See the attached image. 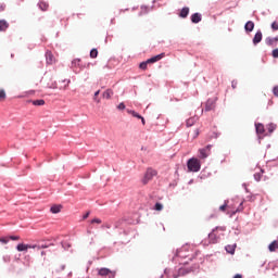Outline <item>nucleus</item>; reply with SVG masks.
Returning a JSON list of instances; mask_svg holds the SVG:
<instances>
[{"mask_svg": "<svg viewBox=\"0 0 278 278\" xmlns=\"http://www.w3.org/2000/svg\"><path fill=\"white\" fill-rule=\"evenodd\" d=\"M187 167L189 173H199L201 170V161L197 157L189 159Z\"/></svg>", "mask_w": 278, "mask_h": 278, "instance_id": "nucleus-1", "label": "nucleus"}, {"mask_svg": "<svg viewBox=\"0 0 278 278\" xmlns=\"http://www.w3.org/2000/svg\"><path fill=\"white\" fill-rule=\"evenodd\" d=\"M226 228L225 227H216L215 229H213V231L211 233H208V240L211 244H216V242H218V235L216 233L217 231H225Z\"/></svg>", "mask_w": 278, "mask_h": 278, "instance_id": "nucleus-2", "label": "nucleus"}, {"mask_svg": "<svg viewBox=\"0 0 278 278\" xmlns=\"http://www.w3.org/2000/svg\"><path fill=\"white\" fill-rule=\"evenodd\" d=\"M156 175H157V170L153 168H148L142 179V184L147 186V184H149V181H151V179H153V177H155Z\"/></svg>", "mask_w": 278, "mask_h": 278, "instance_id": "nucleus-3", "label": "nucleus"}, {"mask_svg": "<svg viewBox=\"0 0 278 278\" xmlns=\"http://www.w3.org/2000/svg\"><path fill=\"white\" fill-rule=\"evenodd\" d=\"M190 247L185 245L180 250L177 251L176 255L177 257H181L182 260H186L189 257V260H192V254H186V251H188Z\"/></svg>", "mask_w": 278, "mask_h": 278, "instance_id": "nucleus-4", "label": "nucleus"}, {"mask_svg": "<svg viewBox=\"0 0 278 278\" xmlns=\"http://www.w3.org/2000/svg\"><path fill=\"white\" fill-rule=\"evenodd\" d=\"M98 275H100V277L114 278L116 277V271H112L109 268L103 267L99 269Z\"/></svg>", "mask_w": 278, "mask_h": 278, "instance_id": "nucleus-5", "label": "nucleus"}, {"mask_svg": "<svg viewBox=\"0 0 278 278\" xmlns=\"http://www.w3.org/2000/svg\"><path fill=\"white\" fill-rule=\"evenodd\" d=\"M212 149V146H206L205 148H202L199 150V157L200 160H206V157H210V151Z\"/></svg>", "mask_w": 278, "mask_h": 278, "instance_id": "nucleus-6", "label": "nucleus"}, {"mask_svg": "<svg viewBox=\"0 0 278 278\" xmlns=\"http://www.w3.org/2000/svg\"><path fill=\"white\" fill-rule=\"evenodd\" d=\"M28 249H36V244L20 243L16 247V251H18L20 253L27 252Z\"/></svg>", "mask_w": 278, "mask_h": 278, "instance_id": "nucleus-7", "label": "nucleus"}, {"mask_svg": "<svg viewBox=\"0 0 278 278\" xmlns=\"http://www.w3.org/2000/svg\"><path fill=\"white\" fill-rule=\"evenodd\" d=\"M216 108V99H208L205 104V112H212Z\"/></svg>", "mask_w": 278, "mask_h": 278, "instance_id": "nucleus-8", "label": "nucleus"}, {"mask_svg": "<svg viewBox=\"0 0 278 278\" xmlns=\"http://www.w3.org/2000/svg\"><path fill=\"white\" fill-rule=\"evenodd\" d=\"M255 129H256V134L258 136V138H262V136H264L266 129L264 128V124H255Z\"/></svg>", "mask_w": 278, "mask_h": 278, "instance_id": "nucleus-9", "label": "nucleus"}, {"mask_svg": "<svg viewBox=\"0 0 278 278\" xmlns=\"http://www.w3.org/2000/svg\"><path fill=\"white\" fill-rule=\"evenodd\" d=\"M165 56H166V53L163 52L161 54H157L155 56L148 59V62H150V64H155V62H160V60H162Z\"/></svg>", "mask_w": 278, "mask_h": 278, "instance_id": "nucleus-10", "label": "nucleus"}, {"mask_svg": "<svg viewBox=\"0 0 278 278\" xmlns=\"http://www.w3.org/2000/svg\"><path fill=\"white\" fill-rule=\"evenodd\" d=\"M46 61L47 64H55V56H53V53L51 52H46Z\"/></svg>", "mask_w": 278, "mask_h": 278, "instance_id": "nucleus-11", "label": "nucleus"}, {"mask_svg": "<svg viewBox=\"0 0 278 278\" xmlns=\"http://www.w3.org/2000/svg\"><path fill=\"white\" fill-rule=\"evenodd\" d=\"M188 14H190V8L185 7L181 9L179 16L180 18H188Z\"/></svg>", "mask_w": 278, "mask_h": 278, "instance_id": "nucleus-12", "label": "nucleus"}, {"mask_svg": "<svg viewBox=\"0 0 278 278\" xmlns=\"http://www.w3.org/2000/svg\"><path fill=\"white\" fill-rule=\"evenodd\" d=\"M38 7L42 12H47V10H49V3L45 0L39 1Z\"/></svg>", "mask_w": 278, "mask_h": 278, "instance_id": "nucleus-13", "label": "nucleus"}, {"mask_svg": "<svg viewBox=\"0 0 278 278\" xmlns=\"http://www.w3.org/2000/svg\"><path fill=\"white\" fill-rule=\"evenodd\" d=\"M244 29L245 31H253V29H255V23H253V21L247 22L244 25Z\"/></svg>", "mask_w": 278, "mask_h": 278, "instance_id": "nucleus-14", "label": "nucleus"}, {"mask_svg": "<svg viewBox=\"0 0 278 278\" xmlns=\"http://www.w3.org/2000/svg\"><path fill=\"white\" fill-rule=\"evenodd\" d=\"M262 42V33L258 30L253 38V45H260Z\"/></svg>", "mask_w": 278, "mask_h": 278, "instance_id": "nucleus-15", "label": "nucleus"}, {"mask_svg": "<svg viewBox=\"0 0 278 278\" xmlns=\"http://www.w3.org/2000/svg\"><path fill=\"white\" fill-rule=\"evenodd\" d=\"M265 42L268 47H275V42H278V37L276 38L268 37L266 38Z\"/></svg>", "mask_w": 278, "mask_h": 278, "instance_id": "nucleus-16", "label": "nucleus"}, {"mask_svg": "<svg viewBox=\"0 0 278 278\" xmlns=\"http://www.w3.org/2000/svg\"><path fill=\"white\" fill-rule=\"evenodd\" d=\"M50 212L52 214H60L62 212V205H52Z\"/></svg>", "mask_w": 278, "mask_h": 278, "instance_id": "nucleus-17", "label": "nucleus"}, {"mask_svg": "<svg viewBox=\"0 0 278 278\" xmlns=\"http://www.w3.org/2000/svg\"><path fill=\"white\" fill-rule=\"evenodd\" d=\"M10 24L5 20H0V31H5Z\"/></svg>", "mask_w": 278, "mask_h": 278, "instance_id": "nucleus-18", "label": "nucleus"}, {"mask_svg": "<svg viewBox=\"0 0 278 278\" xmlns=\"http://www.w3.org/2000/svg\"><path fill=\"white\" fill-rule=\"evenodd\" d=\"M236 244H229L226 245L225 250L227 251V253H230V255H233V253H236Z\"/></svg>", "mask_w": 278, "mask_h": 278, "instance_id": "nucleus-19", "label": "nucleus"}, {"mask_svg": "<svg viewBox=\"0 0 278 278\" xmlns=\"http://www.w3.org/2000/svg\"><path fill=\"white\" fill-rule=\"evenodd\" d=\"M191 22L193 23H201V14L200 13H194L191 15Z\"/></svg>", "mask_w": 278, "mask_h": 278, "instance_id": "nucleus-20", "label": "nucleus"}, {"mask_svg": "<svg viewBox=\"0 0 278 278\" xmlns=\"http://www.w3.org/2000/svg\"><path fill=\"white\" fill-rule=\"evenodd\" d=\"M113 94H114V91H112V89H108L103 92L102 97L103 99H112Z\"/></svg>", "mask_w": 278, "mask_h": 278, "instance_id": "nucleus-21", "label": "nucleus"}, {"mask_svg": "<svg viewBox=\"0 0 278 278\" xmlns=\"http://www.w3.org/2000/svg\"><path fill=\"white\" fill-rule=\"evenodd\" d=\"M276 249H278V241H273V242L268 245V250L273 253V252H275Z\"/></svg>", "mask_w": 278, "mask_h": 278, "instance_id": "nucleus-22", "label": "nucleus"}, {"mask_svg": "<svg viewBox=\"0 0 278 278\" xmlns=\"http://www.w3.org/2000/svg\"><path fill=\"white\" fill-rule=\"evenodd\" d=\"M62 84H63V86H61L59 89L66 90L68 88V86L71 85V80L64 79V80H62Z\"/></svg>", "mask_w": 278, "mask_h": 278, "instance_id": "nucleus-23", "label": "nucleus"}, {"mask_svg": "<svg viewBox=\"0 0 278 278\" xmlns=\"http://www.w3.org/2000/svg\"><path fill=\"white\" fill-rule=\"evenodd\" d=\"M149 64H151V62L147 60L146 62L139 64V68H141V71H147V66H149Z\"/></svg>", "mask_w": 278, "mask_h": 278, "instance_id": "nucleus-24", "label": "nucleus"}, {"mask_svg": "<svg viewBox=\"0 0 278 278\" xmlns=\"http://www.w3.org/2000/svg\"><path fill=\"white\" fill-rule=\"evenodd\" d=\"M8 99V94L5 93V89H0V101H5Z\"/></svg>", "mask_w": 278, "mask_h": 278, "instance_id": "nucleus-25", "label": "nucleus"}, {"mask_svg": "<svg viewBox=\"0 0 278 278\" xmlns=\"http://www.w3.org/2000/svg\"><path fill=\"white\" fill-rule=\"evenodd\" d=\"M194 123H197V118L190 117L189 119H187V127H192V125H194Z\"/></svg>", "mask_w": 278, "mask_h": 278, "instance_id": "nucleus-26", "label": "nucleus"}, {"mask_svg": "<svg viewBox=\"0 0 278 278\" xmlns=\"http://www.w3.org/2000/svg\"><path fill=\"white\" fill-rule=\"evenodd\" d=\"M154 210L156 212H162L164 210V205L160 202H156V204L154 205Z\"/></svg>", "mask_w": 278, "mask_h": 278, "instance_id": "nucleus-27", "label": "nucleus"}, {"mask_svg": "<svg viewBox=\"0 0 278 278\" xmlns=\"http://www.w3.org/2000/svg\"><path fill=\"white\" fill-rule=\"evenodd\" d=\"M128 114H131L135 118H141V115L138 114L136 111L127 110Z\"/></svg>", "mask_w": 278, "mask_h": 278, "instance_id": "nucleus-28", "label": "nucleus"}, {"mask_svg": "<svg viewBox=\"0 0 278 278\" xmlns=\"http://www.w3.org/2000/svg\"><path fill=\"white\" fill-rule=\"evenodd\" d=\"M143 14H149V9L144 5L141 7V11L139 13V16H142Z\"/></svg>", "mask_w": 278, "mask_h": 278, "instance_id": "nucleus-29", "label": "nucleus"}, {"mask_svg": "<svg viewBox=\"0 0 278 278\" xmlns=\"http://www.w3.org/2000/svg\"><path fill=\"white\" fill-rule=\"evenodd\" d=\"M99 55V51L97 49H92L90 51V58H92L94 60V58H97Z\"/></svg>", "mask_w": 278, "mask_h": 278, "instance_id": "nucleus-30", "label": "nucleus"}, {"mask_svg": "<svg viewBox=\"0 0 278 278\" xmlns=\"http://www.w3.org/2000/svg\"><path fill=\"white\" fill-rule=\"evenodd\" d=\"M0 242L2 243V244H8L9 242H10V238L9 237H0Z\"/></svg>", "mask_w": 278, "mask_h": 278, "instance_id": "nucleus-31", "label": "nucleus"}, {"mask_svg": "<svg viewBox=\"0 0 278 278\" xmlns=\"http://www.w3.org/2000/svg\"><path fill=\"white\" fill-rule=\"evenodd\" d=\"M33 105H45V100H34Z\"/></svg>", "mask_w": 278, "mask_h": 278, "instance_id": "nucleus-32", "label": "nucleus"}, {"mask_svg": "<svg viewBox=\"0 0 278 278\" xmlns=\"http://www.w3.org/2000/svg\"><path fill=\"white\" fill-rule=\"evenodd\" d=\"M275 129H277V126H275L274 124H269V125H268V131H269V134H273V131H275Z\"/></svg>", "mask_w": 278, "mask_h": 278, "instance_id": "nucleus-33", "label": "nucleus"}, {"mask_svg": "<svg viewBox=\"0 0 278 278\" xmlns=\"http://www.w3.org/2000/svg\"><path fill=\"white\" fill-rule=\"evenodd\" d=\"M49 248V245H47V244H36V247H35V249H37V251H40V249H48Z\"/></svg>", "mask_w": 278, "mask_h": 278, "instance_id": "nucleus-34", "label": "nucleus"}, {"mask_svg": "<svg viewBox=\"0 0 278 278\" xmlns=\"http://www.w3.org/2000/svg\"><path fill=\"white\" fill-rule=\"evenodd\" d=\"M48 88L52 89V90H55L58 89V83H51L50 85H48Z\"/></svg>", "mask_w": 278, "mask_h": 278, "instance_id": "nucleus-35", "label": "nucleus"}, {"mask_svg": "<svg viewBox=\"0 0 278 278\" xmlns=\"http://www.w3.org/2000/svg\"><path fill=\"white\" fill-rule=\"evenodd\" d=\"M271 29H273L274 31H278V22H273V24H271Z\"/></svg>", "mask_w": 278, "mask_h": 278, "instance_id": "nucleus-36", "label": "nucleus"}, {"mask_svg": "<svg viewBox=\"0 0 278 278\" xmlns=\"http://www.w3.org/2000/svg\"><path fill=\"white\" fill-rule=\"evenodd\" d=\"M254 179L256 181H261L262 180V174H260V173L254 174Z\"/></svg>", "mask_w": 278, "mask_h": 278, "instance_id": "nucleus-37", "label": "nucleus"}, {"mask_svg": "<svg viewBox=\"0 0 278 278\" xmlns=\"http://www.w3.org/2000/svg\"><path fill=\"white\" fill-rule=\"evenodd\" d=\"M273 58L277 59L278 58V48L274 49L271 52Z\"/></svg>", "mask_w": 278, "mask_h": 278, "instance_id": "nucleus-38", "label": "nucleus"}, {"mask_svg": "<svg viewBox=\"0 0 278 278\" xmlns=\"http://www.w3.org/2000/svg\"><path fill=\"white\" fill-rule=\"evenodd\" d=\"M100 92H101V90H98V91L94 92L93 99H94V101H97V103H101V100L97 99V96L100 94Z\"/></svg>", "mask_w": 278, "mask_h": 278, "instance_id": "nucleus-39", "label": "nucleus"}, {"mask_svg": "<svg viewBox=\"0 0 278 278\" xmlns=\"http://www.w3.org/2000/svg\"><path fill=\"white\" fill-rule=\"evenodd\" d=\"M9 240H13V241L21 240V237L20 236H10Z\"/></svg>", "mask_w": 278, "mask_h": 278, "instance_id": "nucleus-40", "label": "nucleus"}, {"mask_svg": "<svg viewBox=\"0 0 278 278\" xmlns=\"http://www.w3.org/2000/svg\"><path fill=\"white\" fill-rule=\"evenodd\" d=\"M274 97H278V86H275L273 89Z\"/></svg>", "mask_w": 278, "mask_h": 278, "instance_id": "nucleus-41", "label": "nucleus"}, {"mask_svg": "<svg viewBox=\"0 0 278 278\" xmlns=\"http://www.w3.org/2000/svg\"><path fill=\"white\" fill-rule=\"evenodd\" d=\"M227 210V202L224 205L219 206L220 212H225Z\"/></svg>", "mask_w": 278, "mask_h": 278, "instance_id": "nucleus-42", "label": "nucleus"}, {"mask_svg": "<svg viewBox=\"0 0 278 278\" xmlns=\"http://www.w3.org/2000/svg\"><path fill=\"white\" fill-rule=\"evenodd\" d=\"M125 103L121 102L118 105H117V110H125Z\"/></svg>", "mask_w": 278, "mask_h": 278, "instance_id": "nucleus-43", "label": "nucleus"}, {"mask_svg": "<svg viewBox=\"0 0 278 278\" xmlns=\"http://www.w3.org/2000/svg\"><path fill=\"white\" fill-rule=\"evenodd\" d=\"M231 86H232L233 90H236L238 88V81L232 80Z\"/></svg>", "mask_w": 278, "mask_h": 278, "instance_id": "nucleus-44", "label": "nucleus"}, {"mask_svg": "<svg viewBox=\"0 0 278 278\" xmlns=\"http://www.w3.org/2000/svg\"><path fill=\"white\" fill-rule=\"evenodd\" d=\"M92 224L97 223V225H101V219L94 218L91 220Z\"/></svg>", "mask_w": 278, "mask_h": 278, "instance_id": "nucleus-45", "label": "nucleus"}, {"mask_svg": "<svg viewBox=\"0 0 278 278\" xmlns=\"http://www.w3.org/2000/svg\"><path fill=\"white\" fill-rule=\"evenodd\" d=\"M139 118L141 119L142 125H147V122L144 121V117H142V115Z\"/></svg>", "mask_w": 278, "mask_h": 278, "instance_id": "nucleus-46", "label": "nucleus"}, {"mask_svg": "<svg viewBox=\"0 0 278 278\" xmlns=\"http://www.w3.org/2000/svg\"><path fill=\"white\" fill-rule=\"evenodd\" d=\"M90 216V213H87L86 215H84V220H86V218H88Z\"/></svg>", "mask_w": 278, "mask_h": 278, "instance_id": "nucleus-47", "label": "nucleus"}, {"mask_svg": "<svg viewBox=\"0 0 278 278\" xmlns=\"http://www.w3.org/2000/svg\"><path fill=\"white\" fill-rule=\"evenodd\" d=\"M233 278H242V275L236 274V275L233 276Z\"/></svg>", "mask_w": 278, "mask_h": 278, "instance_id": "nucleus-48", "label": "nucleus"}, {"mask_svg": "<svg viewBox=\"0 0 278 278\" xmlns=\"http://www.w3.org/2000/svg\"><path fill=\"white\" fill-rule=\"evenodd\" d=\"M45 255H47V253L45 251H41V256L45 257Z\"/></svg>", "mask_w": 278, "mask_h": 278, "instance_id": "nucleus-49", "label": "nucleus"}, {"mask_svg": "<svg viewBox=\"0 0 278 278\" xmlns=\"http://www.w3.org/2000/svg\"><path fill=\"white\" fill-rule=\"evenodd\" d=\"M108 229H110V226H106Z\"/></svg>", "mask_w": 278, "mask_h": 278, "instance_id": "nucleus-50", "label": "nucleus"}]
</instances>
